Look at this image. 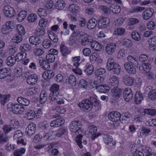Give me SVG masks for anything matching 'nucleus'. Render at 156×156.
<instances>
[{
	"instance_id": "58",
	"label": "nucleus",
	"mask_w": 156,
	"mask_h": 156,
	"mask_svg": "<svg viewBox=\"0 0 156 156\" xmlns=\"http://www.w3.org/2000/svg\"><path fill=\"white\" fill-rule=\"evenodd\" d=\"M37 14L40 17H45L47 15L46 11L42 8H40L38 9Z\"/></svg>"
},
{
	"instance_id": "44",
	"label": "nucleus",
	"mask_w": 156,
	"mask_h": 156,
	"mask_svg": "<svg viewBox=\"0 0 156 156\" xmlns=\"http://www.w3.org/2000/svg\"><path fill=\"white\" fill-rule=\"evenodd\" d=\"M26 149L24 147L20 148L16 150L14 153V156H22L25 153Z\"/></svg>"
},
{
	"instance_id": "13",
	"label": "nucleus",
	"mask_w": 156,
	"mask_h": 156,
	"mask_svg": "<svg viewBox=\"0 0 156 156\" xmlns=\"http://www.w3.org/2000/svg\"><path fill=\"white\" fill-rule=\"evenodd\" d=\"M133 65L128 62H126L124 64V67L126 71L131 74H135L136 73V69Z\"/></svg>"
},
{
	"instance_id": "6",
	"label": "nucleus",
	"mask_w": 156,
	"mask_h": 156,
	"mask_svg": "<svg viewBox=\"0 0 156 156\" xmlns=\"http://www.w3.org/2000/svg\"><path fill=\"white\" fill-rule=\"evenodd\" d=\"M15 27V25L13 21H8L3 25L2 28V32L4 34H8L10 32L11 29L14 28Z\"/></svg>"
},
{
	"instance_id": "26",
	"label": "nucleus",
	"mask_w": 156,
	"mask_h": 156,
	"mask_svg": "<svg viewBox=\"0 0 156 156\" xmlns=\"http://www.w3.org/2000/svg\"><path fill=\"white\" fill-rule=\"evenodd\" d=\"M54 73L51 70H48L43 72L42 74V77L45 80L50 79L54 76Z\"/></svg>"
},
{
	"instance_id": "49",
	"label": "nucleus",
	"mask_w": 156,
	"mask_h": 156,
	"mask_svg": "<svg viewBox=\"0 0 156 156\" xmlns=\"http://www.w3.org/2000/svg\"><path fill=\"white\" fill-rule=\"evenodd\" d=\"M79 7L76 4H72L69 5L68 9L71 12H76L78 11Z\"/></svg>"
},
{
	"instance_id": "20",
	"label": "nucleus",
	"mask_w": 156,
	"mask_h": 156,
	"mask_svg": "<svg viewBox=\"0 0 156 156\" xmlns=\"http://www.w3.org/2000/svg\"><path fill=\"white\" fill-rule=\"evenodd\" d=\"M123 81L125 85L131 86L134 83V79L128 75H126L123 78Z\"/></svg>"
},
{
	"instance_id": "45",
	"label": "nucleus",
	"mask_w": 156,
	"mask_h": 156,
	"mask_svg": "<svg viewBox=\"0 0 156 156\" xmlns=\"http://www.w3.org/2000/svg\"><path fill=\"white\" fill-rule=\"evenodd\" d=\"M48 36L50 39L53 42L56 43L58 42V39L56 35L53 32L50 31L48 33Z\"/></svg>"
},
{
	"instance_id": "14",
	"label": "nucleus",
	"mask_w": 156,
	"mask_h": 156,
	"mask_svg": "<svg viewBox=\"0 0 156 156\" xmlns=\"http://www.w3.org/2000/svg\"><path fill=\"white\" fill-rule=\"evenodd\" d=\"M123 97L127 102L130 101L133 97V94L130 88H126L123 91Z\"/></svg>"
},
{
	"instance_id": "18",
	"label": "nucleus",
	"mask_w": 156,
	"mask_h": 156,
	"mask_svg": "<svg viewBox=\"0 0 156 156\" xmlns=\"http://www.w3.org/2000/svg\"><path fill=\"white\" fill-rule=\"evenodd\" d=\"M37 76L35 74H33L28 76L27 81L29 84L33 85L37 82Z\"/></svg>"
},
{
	"instance_id": "57",
	"label": "nucleus",
	"mask_w": 156,
	"mask_h": 156,
	"mask_svg": "<svg viewBox=\"0 0 156 156\" xmlns=\"http://www.w3.org/2000/svg\"><path fill=\"white\" fill-rule=\"evenodd\" d=\"M17 30L18 32V34L22 36L25 33L24 28L21 25L19 24L17 26Z\"/></svg>"
},
{
	"instance_id": "43",
	"label": "nucleus",
	"mask_w": 156,
	"mask_h": 156,
	"mask_svg": "<svg viewBox=\"0 0 156 156\" xmlns=\"http://www.w3.org/2000/svg\"><path fill=\"white\" fill-rule=\"evenodd\" d=\"M131 116L130 114L128 112L123 113L121 115V120L122 121L124 120V122L126 123L127 122H128L129 120V119Z\"/></svg>"
},
{
	"instance_id": "25",
	"label": "nucleus",
	"mask_w": 156,
	"mask_h": 156,
	"mask_svg": "<svg viewBox=\"0 0 156 156\" xmlns=\"http://www.w3.org/2000/svg\"><path fill=\"white\" fill-rule=\"evenodd\" d=\"M55 132L53 131H49L45 133L43 136V139L45 141H49L54 138Z\"/></svg>"
},
{
	"instance_id": "39",
	"label": "nucleus",
	"mask_w": 156,
	"mask_h": 156,
	"mask_svg": "<svg viewBox=\"0 0 156 156\" xmlns=\"http://www.w3.org/2000/svg\"><path fill=\"white\" fill-rule=\"evenodd\" d=\"M94 71V67L92 65L87 64L85 67L84 71L87 75H90Z\"/></svg>"
},
{
	"instance_id": "54",
	"label": "nucleus",
	"mask_w": 156,
	"mask_h": 156,
	"mask_svg": "<svg viewBox=\"0 0 156 156\" xmlns=\"http://www.w3.org/2000/svg\"><path fill=\"white\" fill-rule=\"evenodd\" d=\"M127 60L128 62L132 64V65L135 66L138 64V62L136 59L131 55L128 56L127 57Z\"/></svg>"
},
{
	"instance_id": "47",
	"label": "nucleus",
	"mask_w": 156,
	"mask_h": 156,
	"mask_svg": "<svg viewBox=\"0 0 156 156\" xmlns=\"http://www.w3.org/2000/svg\"><path fill=\"white\" fill-rule=\"evenodd\" d=\"M151 130L149 129H147L143 127L140 132V135L141 137H146L151 132Z\"/></svg>"
},
{
	"instance_id": "64",
	"label": "nucleus",
	"mask_w": 156,
	"mask_h": 156,
	"mask_svg": "<svg viewBox=\"0 0 156 156\" xmlns=\"http://www.w3.org/2000/svg\"><path fill=\"white\" fill-rule=\"evenodd\" d=\"M146 124L150 126H156V119L149 120L146 122Z\"/></svg>"
},
{
	"instance_id": "8",
	"label": "nucleus",
	"mask_w": 156,
	"mask_h": 156,
	"mask_svg": "<svg viewBox=\"0 0 156 156\" xmlns=\"http://www.w3.org/2000/svg\"><path fill=\"white\" fill-rule=\"evenodd\" d=\"M36 125L34 123L29 124L26 129L25 134L28 136H31L35 133L36 130Z\"/></svg>"
},
{
	"instance_id": "3",
	"label": "nucleus",
	"mask_w": 156,
	"mask_h": 156,
	"mask_svg": "<svg viewBox=\"0 0 156 156\" xmlns=\"http://www.w3.org/2000/svg\"><path fill=\"white\" fill-rule=\"evenodd\" d=\"M7 108L10 111L12 110V112L17 114H21L24 110V107L22 105L18 104H13L11 103L7 104Z\"/></svg>"
},
{
	"instance_id": "36",
	"label": "nucleus",
	"mask_w": 156,
	"mask_h": 156,
	"mask_svg": "<svg viewBox=\"0 0 156 156\" xmlns=\"http://www.w3.org/2000/svg\"><path fill=\"white\" fill-rule=\"evenodd\" d=\"M142 94L140 91H137L135 94L134 101L136 104H139L143 100Z\"/></svg>"
},
{
	"instance_id": "41",
	"label": "nucleus",
	"mask_w": 156,
	"mask_h": 156,
	"mask_svg": "<svg viewBox=\"0 0 156 156\" xmlns=\"http://www.w3.org/2000/svg\"><path fill=\"white\" fill-rule=\"evenodd\" d=\"M60 97H61V96L60 95V94H59L49 99L52 101L56 100L57 103L58 104H63L64 100L63 98Z\"/></svg>"
},
{
	"instance_id": "10",
	"label": "nucleus",
	"mask_w": 156,
	"mask_h": 156,
	"mask_svg": "<svg viewBox=\"0 0 156 156\" xmlns=\"http://www.w3.org/2000/svg\"><path fill=\"white\" fill-rule=\"evenodd\" d=\"M108 117L111 121H117L121 119V114L117 112H112L108 115Z\"/></svg>"
},
{
	"instance_id": "7",
	"label": "nucleus",
	"mask_w": 156,
	"mask_h": 156,
	"mask_svg": "<svg viewBox=\"0 0 156 156\" xmlns=\"http://www.w3.org/2000/svg\"><path fill=\"white\" fill-rule=\"evenodd\" d=\"M3 12L6 16L9 18L12 17L15 14V12L14 9L9 5L4 7Z\"/></svg>"
},
{
	"instance_id": "42",
	"label": "nucleus",
	"mask_w": 156,
	"mask_h": 156,
	"mask_svg": "<svg viewBox=\"0 0 156 156\" xmlns=\"http://www.w3.org/2000/svg\"><path fill=\"white\" fill-rule=\"evenodd\" d=\"M31 48L30 45L29 44H23L20 47L19 50L21 51L25 52L30 50Z\"/></svg>"
},
{
	"instance_id": "51",
	"label": "nucleus",
	"mask_w": 156,
	"mask_h": 156,
	"mask_svg": "<svg viewBox=\"0 0 156 156\" xmlns=\"http://www.w3.org/2000/svg\"><path fill=\"white\" fill-rule=\"evenodd\" d=\"M38 90V89L34 87L28 89L26 91V95L28 96H30L35 94Z\"/></svg>"
},
{
	"instance_id": "15",
	"label": "nucleus",
	"mask_w": 156,
	"mask_h": 156,
	"mask_svg": "<svg viewBox=\"0 0 156 156\" xmlns=\"http://www.w3.org/2000/svg\"><path fill=\"white\" fill-rule=\"evenodd\" d=\"M154 12V10L150 8L146 10L143 13V19L146 20L149 19L152 16Z\"/></svg>"
},
{
	"instance_id": "11",
	"label": "nucleus",
	"mask_w": 156,
	"mask_h": 156,
	"mask_svg": "<svg viewBox=\"0 0 156 156\" xmlns=\"http://www.w3.org/2000/svg\"><path fill=\"white\" fill-rule=\"evenodd\" d=\"M116 45L115 43H111L107 44L105 47V51L109 55H111L115 51Z\"/></svg>"
},
{
	"instance_id": "5",
	"label": "nucleus",
	"mask_w": 156,
	"mask_h": 156,
	"mask_svg": "<svg viewBox=\"0 0 156 156\" xmlns=\"http://www.w3.org/2000/svg\"><path fill=\"white\" fill-rule=\"evenodd\" d=\"M78 105L81 110L85 112L90 110L92 108L91 102L89 99L82 101L78 104Z\"/></svg>"
},
{
	"instance_id": "28",
	"label": "nucleus",
	"mask_w": 156,
	"mask_h": 156,
	"mask_svg": "<svg viewBox=\"0 0 156 156\" xmlns=\"http://www.w3.org/2000/svg\"><path fill=\"white\" fill-rule=\"evenodd\" d=\"M111 91L112 96L117 99L120 97L122 92L121 90L117 87H114Z\"/></svg>"
},
{
	"instance_id": "61",
	"label": "nucleus",
	"mask_w": 156,
	"mask_h": 156,
	"mask_svg": "<svg viewBox=\"0 0 156 156\" xmlns=\"http://www.w3.org/2000/svg\"><path fill=\"white\" fill-rule=\"evenodd\" d=\"M23 133L20 130L16 131L14 134L13 138L14 139L17 140L22 137Z\"/></svg>"
},
{
	"instance_id": "34",
	"label": "nucleus",
	"mask_w": 156,
	"mask_h": 156,
	"mask_svg": "<svg viewBox=\"0 0 156 156\" xmlns=\"http://www.w3.org/2000/svg\"><path fill=\"white\" fill-rule=\"evenodd\" d=\"M48 94L45 91H42L40 94V102L42 104H44L48 98Z\"/></svg>"
},
{
	"instance_id": "50",
	"label": "nucleus",
	"mask_w": 156,
	"mask_h": 156,
	"mask_svg": "<svg viewBox=\"0 0 156 156\" xmlns=\"http://www.w3.org/2000/svg\"><path fill=\"white\" fill-rule=\"evenodd\" d=\"M122 43L127 48H130L133 45V43L131 41L128 39H125L123 40Z\"/></svg>"
},
{
	"instance_id": "21",
	"label": "nucleus",
	"mask_w": 156,
	"mask_h": 156,
	"mask_svg": "<svg viewBox=\"0 0 156 156\" xmlns=\"http://www.w3.org/2000/svg\"><path fill=\"white\" fill-rule=\"evenodd\" d=\"M103 138L104 142L107 145L110 144H111V146H115V143H112L113 139L112 137L109 135L104 134L103 136Z\"/></svg>"
},
{
	"instance_id": "40",
	"label": "nucleus",
	"mask_w": 156,
	"mask_h": 156,
	"mask_svg": "<svg viewBox=\"0 0 156 156\" xmlns=\"http://www.w3.org/2000/svg\"><path fill=\"white\" fill-rule=\"evenodd\" d=\"M67 132V129L64 128H59L57 130L55 135L58 137H60L63 135Z\"/></svg>"
},
{
	"instance_id": "59",
	"label": "nucleus",
	"mask_w": 156,
	"mask_h": 156,
	"mask_svg": "<svg viewBox=\"0 0 156 156\" xmlns=\"http://www.w3.org/2000/svg\"><path fill=\"white\" fill-rule=\"evenodd\" d=\"M131 36L132 38L136 41H138L141 39L140 34L136 31L133 32L131 34Z\"/></svg>"
},
{
	"instance_id": "19",
	"label": "nucleus",
	"mask_w": 156,
	"mask_h": 156,
	"mask_svg": "<svg viewBox=\"0 0 156 156\" xmlns=\"http://www.w3.org/2000/svg\"><path fill=\"white\" fill-rule=\"evenodd\" d=\"M92 41V37L88 35L81 39L80 42L82 45L85 46L89 44L90 45Z\"/></svg>"
},
{
	"instance_id": "30",
	"label": "nucleus",
	"mask_w": 156,
	"mask_h": 156,
	"mask_svg": "<svg viewBox=\"0 0 156 156\" xmlns=\"http://www.w3.org/2000/svg\"><path fill=\"white\" fill-rule=\"evenodd\" d=\"M97 90L99 92L102 93L108 92L109 90V87L107 86L100 85L96 87Z\"/></svg>"
},
{
	"instance_id": "37",
	"label": "nucleus",
	"mask_w": 156,
	"mask_h": 156,
	"mask_svg": "<svg viewBox=\"0 0 156 156\" xmlns=\"http://www.w3.org/2000/svg\"><path fill=\"white\" fill-rule=\"evenodd\" d=\"M9 69L6 68L0 69V79H3L7 76L9 75Z\"/></svg>"
},
{
	"instance_id": "24",
	"label": "nucleus",
	"mask_w": 156,
	"mask_h": 156,
	"mask_svg": "<svg viewBox=\"0 0 156 156\" xmlns=\"http://www.w3.org/2000/svg\"><path fill=\"white\" fill-rule=\"evenodd\" d=\"M92 48L96 51H100L102 49V45L98 42L94 41H93L90 44Z\"/></svg>"
},
{
	"instance_id": "23",
	"label": "nucleus",
	"mask_w": 156,
	"mask_h": 156,
	"mask_svg": "<svg viewBox=\"0 0 156 156\" xmlns=\"http://www.w3.org/2000/svg\"><path fill=\"white\" fill-rule=\"evenodd\" d=\"M30 42L35 45L39 44L41 42V40L40 38L35 36H31L29 38Z\"/></svg>"
},
{
	"instance_id": "29",
	"label": "nucleus",
	"mask_w": 156,
	"mask_h": 156,
	"mask_svg": "<svg viewBox=\"0 0 156 156\" xmlns=\"http://www.w3.org/2000/svg\"><path fill=\"white\" fill-rule=\"evenodd\" d=\"M97 24V20L94 18H92L89 20L87 23V27L90 29H93L96 26Z\"/></svg>"
},
{
	"instance_id": "12",
	"label": "nucleus",
	"mask_w": 156,
	"mask_h": 156,
	"mask_svg": "<svg viewBox=\"0 0 156 156\" xmlns=\"http://www.w3.org/2000/svg\"><path fill=\"white\" fill-rule=\"evenodd\" d=\"M110 22L109 19L102 18L99 21L98 27L99 28H105L108 27Z\"/></svg>"
},
{
	"instance_id": "2",
	"label": "nucleus",
	"mask_w": 156,
	"mask_h": 156,
	"mask_svg": "<svg viewBox=\"0 0 156 156\" xmlns=\"http://www.w3.org/2000/svg\"><path fill=\"white\" fill-rule=\"evenodd\" d=\"M81 122L79 121H73L70 123L69 128L73 136H77L81 132Z\"/></svg>"
},
{
	"instance_id": "46",
	"label": "nucleus",
	"mask_w": 156,
	"mask_h": 156,
	"mask_svg": "<svg viewBox=\"0 0 156 156\" xmlns=\"http://www.w3.org/2000/svg\"><path fill=\"white\" fill-rule=\"evenodd\" d=\"M60 49V51L63 56H66L70 53L67 47L63 44L61 45Z\"/></svg>"
},
{
	"instance_id": "48",
	"label": "nucleus",
	"mask_w": 156,
	"mask_h": 156,
	"mask_svg": "<svg viewBox=\"0 0 156 156\" xmlns=\"http://www.w3.org/2000/svg\"><path fill=\"white\" fill-rule=\"evenodd\" d=\"M56 6L58 9L62 10L63 9L65 6V2L63 0H58L56 4Z\"/></svg>"
},
{
	"instance_id": "56",
	"label": "nucleus",
	"mask_w": 156,
	"mask_h": 156,
	"mask_svg": "<svg viewBox=\"0 0 156 156\" xmlns=\"http://www.w3.org/2000/svg\"><path fill=\"white\" fill-rule=\"evenodd\" d=\"M22 39V36L18 34H16L12 38V41L14 43H18L20 42Z\"/></svg>"
},
{
	"instance_id": "60",
	"label": "nucleus",
	"mask_w": 156,
	"mask_h": 156,
	"mask_svg": "<svg viewBox=\"0 0 156 156\" xmlns=\"http://www.w3.org/2000/svg\"><path fill=\"white\" fill-rule=\"evenodd\" d=\"M149 98L152 100H156V90H153L148 93Z\"/></svg>"
},
{
	"instance_id": "52",
	"label": "nucleus",
	"mask_w": 156,
	"mask_h": 156,
	"mask_svg": "<svg viewBox=\"0 0 156 156\" xmlns=\"http://www.w3.org/2000/svg\"><path fill=\"white\" fill-rule=\"evenodd\" d=\"M35 116V112L33 110L28 111L26 114V117L29 120L33 119Z\"/></svg>"
},
{
	"instance_id": "35",
	"label": "nucleus",
	"mask_w": 156,
	"mask_h": 156,
	"mask_svg": "<svg viewBox=\"0 0 156 156\" xmlns=\"http://www.w3.org/2000/svg\"><path fill=\"white\" fill-rule=\"evenodd\" d=\"M109 10L114 13L118 14L120 12L121 8L118 5H112L109 7Z\"/></svg>"
},
{
	"instance_id": "17",
	"label": "nucleus",
	"mask_w": 156,
	"mask_h": 156,
	"mask_svg": "<svg viewBox=\"0 0 156 156\" xmlns=\"http://www.w3.org/2000/svg\"><path fill=\"white\" fill-rule=\"evenodd\" d=\"M109 85L111 87H117L119 83V80L118 77L113 76L109 80Z\"/></svg>"
},
{
	"instance_id": "53",
	"label": "nucleus",
	"mask_w": 156,
	"mask_h": 156,
	"mask_svg": "<svg viewBox=\"0 0 156 156\" xmlns=\"http://www.w3.org/2000/svg\"><path fill=\"white\" fill-rule=\"evenodd\" d=\"M27 15V12L25 11L20 12L18 15L17 18L19 21H22L25 18Z\"/></svg>"
},
{
	"instance_id": "55",
	"label": "nucleus",
	"mask_w": 156,
	"mask_h": 156,
	"mask_svg": "<svg viewBox=\"0 0 156 156\" xmlns=\"http://www.w3.org/2000/svg\"><path fill=\"white\" fill-rule=\"evenodd\" d=\"M39 26L41 27H45L48 25V20L46 19H41L39 22Z\"/></svg>"
},
{
	"instance_id": "31",
	"label": "nucleus",
	"mask_w": 156,
	"mask_h": 156,
	"mask_svg": "<svg viewBox=\"0 0 156 156\" xmlns=\"http://www.w3.org/2000/svg\"><path fill=\"white\" fill-rule=\"evenodd\" d=\"M140 112L142 115L144 114H147L151 115H154L156 114V111L155 110L151 109H145L140 110Z\"/></svg>"
},
{
	"instance_id": "33",
	"label": "nucleus",
	"mask_w": 156,
	"mask_h": 156,
	"mask_svg": "<svg viewBox=\"0 0 156 156\" xmlns=\"http://www.w3.org/2000/svg\"><path fill=\"white\" fill-rule=\"evenodd\" d=\"M17 101L19 103L25 106H28L30 104V101L28 100L21 97H18Z\"/></svg>"
},
{
	"instance_id": "38",
	"label": "nucleus",
	"mask_w": 156,
	"mask_h": 156,
	"mask_svg": "<svg viewBox=\"0 0 156 156\" xmlns=\"http://www.w3.org/2000/svg\"><path fill=\"white\" fill-rule=\"evenodd\" d=\"M26 56L27 53L25 52L20 51L17 53L15 57L17 62H19L25 58Z\"/></svg>"
},
{
	"instance_id": "63",
	"label": "nucleus",
	"mask_w": 156,
	"mask_h": 156,
	"mask_svg": "<svg viewBox=\"0 0 156 156\" xmlns=\"http://www.w3.org/2000/svg\"><path fill=\"white\" fill-rule=\"evenodd\" d=\"M133 156H142L143 153L136 149H132L130 150Z\"/></svg>"
},
{
	"instance_id": "27",
	"label": "nucleus",
	"mask_w": 156,
	"mask_h": 156,
	"mask_svg": "<svg viewBox=\"0 0 156 156\" xmlns=\"http://www.w3.org/2000/svg\"><path fill=\"white\" fill-rule=\"evenodd\" d=\"M39 62L40 66L44 70L48 69L50 68V64L47 61L41 58Z\"/></svg>"
},
{
	"instance_id": "4",
	"label": "nucleus",
	"mask_w": 156,
	"mask_h": 156,
	"mask_svg": "<svg viewBox=\"0 0 156 156\" xmlns=\"http://www.w3.org/2000/svg\"><path fill=\"white\" fill-rule=\"evenodd\" d=\"M97 132V127L94 125H92L88 127L86 132V134L88 137H91L92 140H94L101 135L100 133H96Z\"/></svg>"
},
{
	"instance_id": "62",
	"label": "nucleus",
	"mask_w": 156,
	"mask_h": 156,
	"mask_svg": "<svg viewBox=\"0 0 156 156\" xmlns=\"http://www.w3.org/2000/svg\"><path fill=\"white\" fill-rule=\"evenodd\" d=\"M104 80V78L101 76H96L94 80V83L96 85H98L103 83Z\"/></svg>"
},
{
	"instance_id": "32",
	"label": "nucleus",
	"mask_w": 156,
	"mask_h": 156,
	"mask_svg": "<svg viewBox=\"0 0 156 156\" xmlns=\"http://www.w3.org/2000/svg\"><path fill=\"white\" fill-rule=\"evenodd\" d=\"M67 80L69 84L73 86H75L77 82L76 77L72 74L69 75Z\"/></svg>"
},
{
	"instance_id": "1",
	"label": "nucleus",
	"mask_w": 156,
	"mask_h": 156,
	"mask_svg": "<svg viewBox=\"0 0 156 156\" xmlns=\"http://www.w3.org/2000/svg\"><path fill=\"white\" fill-rule=\"evenodd\" d=\"M107 69L109 70H112L116 75L120 74L121 71L120 66L114 61L112 58L108 59L107 63Z\"/></svg>"
},
{
	"instance_id": "9",
	"label": "nucleus",
	"mask_w": 156,
	"mask_h": 156,
	"mask_svg": "<svg viewBox=\"0 0 156 156\" xmlns=\"http://www.w3.org/2000/svg\"><path fill=\"white\" fill-rule=\"evenodd\" d=\"M59 86L57 84H53L52 85L50 88L51 92L49 97V99L59 94Z\"/></svg>"
},
{
	"instance_id": "22",
	"label": "nucleus",
	"mask_w": 156,
	"mask_h": 156,
	"mask_svg": "<svg viewBox=\"0 0 156 156\" xmlns=\"http://www.w3.org/2000/svg\"><path fill=\"white\" fill-rule=\"evenodd\" d=\"M16 62L17 61L14 55H12L8 57L6 60V64L10 67L14 66L16 64Z\"/></svg>"
},
{
	"instance_id": "16",
	"label": "nucleus",
	"mask_w": 156,
	"mask_h": 156,
	"mask_svg": "<svg viewBox=\"0 0 156 156\" xmlns=\"http://www.w3.org/2000/svg\"><path fill=\"white\" fill-rule=\"evenodd\" d=\"M151 65L149 63H144L140 66L139 69L141 73H145L146 72H149L151 69Z\"/></svg>"
}]
</instances>
